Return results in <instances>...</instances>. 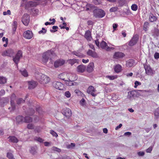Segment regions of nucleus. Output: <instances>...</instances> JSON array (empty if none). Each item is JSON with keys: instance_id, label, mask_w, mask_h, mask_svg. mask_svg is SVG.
Listing matches in <instances>:
<instances>
[{"instance_id": "obj_50", "label": "nucleus", "mask_w": 159, "mask_h": 159, "mask_svg": "<svg viewBox=\"0 0 159 159\" xmlns=\"http://www.w3.org/2000/svg\"><path fill=\"white\" fill-rule=\"evenodd\" d=\"M30 152L33 154H34L36 152L35 148L34 147L31 148Z\"/></svg>"}, {"instance_id": "obj_58", "label": "nucleus", "mask_w": 159, "mask_h": 159, "mask_svg": "<svg viewBox=\"0 0 159 159\" xmlns=\"http://www.w3.org/2000/svg\"><path fill=\"white\" fill-rule=\"evenodd\" d=\"M154 58L157 59L159 58V53L158 52H156L154 54Z\"/></svg>"}, {"instance_id": "obj_33", "label": "nucleus", "mask_w": 159, "mask_h": 159, "mask_svg": "<svg viewBox=\"0 0 159 159\" xmlns=\"http://www.w3.org/2000/svg\"><path fill=\"white\" fill-rule=\"evenodd\" d=\"M7 81V79L5 77L0 76V84H5L6 83Z\"/></svg>"}, {"instance_id": "obj_28", "label": "nucleus", "mask_w": 159, "mask_h": 159, "mask_svg": "<svg viewBox=\"0 0 159 159\" xmlns=\"http://www.w3.org/2000/svg\"><path fill=\"white\" fill-rule=\"evenodd\" d=\"M136 92L135 91L133 90L128 92L127 97L130 98L132 97H134L136 95Z\"/></svg>"}, {"instance_id": "obj_20", "label": "nucleus", "mask_w": 159, "mask_h": 159, "mask_svg": "<svg viewBox=\"0 0 159 159\" xmlns=\"http://www.w3.org/2000/svg\"><path fill=\"white\" fill-rule=\"evenodd\" d=\"M71 54L80 58H83L85 56V55L81 53L79 50L73 51L71 52Z\"/></svg>"}, {"instance_id": "obj_59", "label": "nucleus", "mask_w": 159, "mask_h": 159, "mask_svg": "<svg viewBox=\"0 0 159 159\" xmlns=\"http://www.w3.org/2000/svg\"><path fill=\"white\" fill-rule=\"evenodd\" d=\"M86 11H88L89 10V7H91V4H90L88 3L86 5Z\"/></svg>"}, {"instance_id": "obj_7", "label": "nucleus", "mask_w": 159, "mask_h": 159, "mask_svg": "<svg viewBox=\"0 0 159 159\" xmlns=\"http://www.w3.org/2000/svg\"><path fill=\"white\" fill-rule=\"evenodd\" d=\"M87 93L91 95L93 97H95L97 94L96 93V89L92 86L90 85L89 87L87 90Z\"/></svg>"}, {"instance_id": "obj_49", "label": "nucleus", "mask_w": 159, "mask_h": 159, "mask_svg": "<svg viewBox=\"0 0 159 159\" xmlns=\"http://www.w3.org/2000/svg\"><path fill=\"white\" fill-rule=\"evenodd\" d=\"M34 139L40 143H42L43 141V140L40 137H36Z\"/></svg>"}, {"instance_id": "obj_52", "label": "nucleus", "mask_w": 159, "mask_h": 159, "mask_svg": "<svg viewBox=\"0 0 159 159\" xmlns=\"http://www.w3.org/2000/svg\"><path fill=\"white\" fill-rule=\"evenodd\" d=\"M75 93L78 95H81L82 93L78 89H76L75 90Z\"/></svg>"}, {"instance_id": "obj_3", "label": "nucleus", "mask_w": 159, "mask_h": 159, "mask_svg": "<svg viewBox=\"0 0 159 159\" xmlns=\"http://www.w3.org/2000/svg\"><path fill=\"white\" fill-rule=\"evenodd\" d=\"M22 57V51L21 50H19L17 52L15 56L13 57V60L15 63L16 66L19 62L20 59Z\"/></svg>"}, {"instance_id": "obj_27", "label": "nucleus", "mask_w": 159, "mask_h": 159, "mask_svg": "<svg viewBox=\"0 0 159 159\" xmlns=\"http://www.w3.org/2000/svg\"><path fill=\"white\" fill-rule=\"evenodd\" d=\"M8 138L9 139V141L10 142L17 143L18 141V139L14 136H10Z\"/></svg>"}, {"instance_id": "obj_8", "label": "nucleus", "mask_w": 159, "mask_h": 159, "mask_svg": "<svg viewBox=\"0 0 159 159\" xmlns=\"http://www.w3.org/2000/svg\"><path fill=\"white\" fill-rule=\"evenodd\" d=\"M30 16L27 13L25 14L23 17L22 19V21L23 23L25 26H27L30 22Z\"/></svg>"}, {"instance_id": "obj_17", "label": "nucleus", "mask_w": 159, "mask_h": 159, "mask_svg": "<svg viewBox=\"0 0 159 159\" xmlns=\"http://www.w3.org/2000/svg\"><path fill=\"white\" fill-rule=\"evenodd\" d=\"M87 54L89 56L93 58H97L98 56L95 51L89 49L87 52Z\"/></svg>"}, {"instance_id": "obj_53", "label": "nucleus", "mask_w": 159, "mask_h": 159, "mask_svg": "<svg viewBox=\"0 0 159 159\" xmlns=\"http://www.w3.org/2000/svg\"><path fill=\"white\" fill-rule=\"evenodd\" d=\"M137 154L139 156H143L145 154L144 152L139 151L137 152Z\"/></svg>"}, {"instance_id": "obj_30", "label": "nucleus", "mask_w": 159, "mask_h": 159, "mask_svg": "<svg viewBox=\"0 0 159 159\" xmlns=\"http://www.w3.org/2000/svg\"><path fill=\"white\" fill-rule=\"evenodd\" d=\"M68 61L69 64H70L71 66H72L75 63H78L79 60L75 59H70Z\"/></svg>"}, {"instance_id": "obj_46", "label": "nucleus", "mask_w": 159, "mask_h": 159, "mask_svg": "<svg viewBox=\"0 0 159 159\" xmlns=\"http://www.w3.org/2000/svg\"><path fill=\"white\" fill-rule=\"evenodd\" d=\"M118 9V8L116 7H113L111 8L109 10L110 12H115Z\"/></svg>"}, {"instance_id": "obj_61", "label": "nucleus", "mask_w": 159, "mask_h": 159, "mask_svg": "<svg viewBox=\"0 0 159 159\" xmlns=\"http://www.w3.org/2000/svg\"><path fill=\"white\" fill-rule=\"evenodd\" d=\"M118 26V25L116 24H114L113 25V27L114 29V30H116V28Z\"/></svg>"}, {"instance_id": "obj_41", "label": "nucleus", "mask_w": 159, "mask_h": 159, "mask_svg": "<svg viewBox=\"0 0 159 159\" xmlns=\"http://www.w3.org/2000/svg\"><path fill=\"white\" fill-rule=\"evenodd\" d=\"M52 22H47L45 23V25H54L55 22V20L54 18L52 19Z\"/></svg>"}, {"instance_id": "obj_9", "label": "nucleus", "mask_w": 159, "mask_h": 159, "mask_svg": "<svg viewBox=\"0 0 159 159\" xmlns=\"http://www.w3.org/2000/svg\"><path fill=\"white\" fill-rule=\"evenodd\" d=\"M52 85L54 88L59 90H62L64 88V84L59 82H54Z\"/></svg>"}, {"instance_id": "obj_29", "label": "nucleus", "mask_w": 159, "mask_h": 159, "mask_svg": "<svg viewBox=\"0 0 159 159\" xmlns=\"http://www.w3.org/2000/svg\"><path fill=\"white\" fill-rule=\"evenodd\" d=\"M122 67L119 64H118L115 66L114 67V70L116 73H119L121 70Z\"/></svg>"}, {"instance_id": "obj_39", "label": "nucleus", "mask_w": 159, "mask_h": 159, "mask_svg": "<svg viewBox=\"0 0 159 159\" xmlns=\"http://www.w3.org/2000/svg\"><path fill=\"white\" fill-rule=\"evenodd\" d=\"M149 23L148 22H145L143 25V29L144 30L146 31L147 28L149 26Z\"/></svg>"}, {"instance_id": "obj_25", "label": "nucleus", "mask_w": 159, "mask_h": 159, "mask_svg": "<svg viewBox=\"0 0 159 159\" xmlns=\"http://www.w3.org/2000/svg\"><path fill=\"white\" fill-rule=\"evenodd\" d=\"M157 17L153 15L152 13H150L149 16V20L151 22L156 21L157 20Z\"/></svg>"}, {"instance_id": "obj_64", "label": "nucleus", "mask_w": 159, "mask_h": 159, "mask_svg": "<svg viewBox=\"0 0 159 159\" xmlns=\"http://www.w3.org/2000/svg\"><path fill=\"white\" fill-rule=\"evenodd\" d=\"M95 43L97 46L99 47V43L98 40H96L95 41Z\"/></svg>"}, {"instance_id": "obj_35", "label": "nucleus", "mask_w": 159, "mask_h": 159, "mask_svg": "<svg viewBox=\"0 0 159 159\" xmlns=\"http://www.w3.org/2000/svg\"><path fill=\"white\" fill-rule=\"evenodd\" d=\"M106 77L107 78L109 79L110 80H113L117 78V75H107Z\"/></svg>"}, {"instance_id": "obj_18", "label": "nucleus", "mask_w": 159, "mask_h": 159, "mask_svg": "<svg viewBox=\"0 0 159 159\" xmlns=\"http://www.w3.org/2000/svg\"><path fill=\"white\" fill-rule=\"evenodd\" d=\"M70 76H74L75 78L74 79L71 78L70 79V78L68 79L69 81H70L68 82V83H66V84H68V85L70 86L75 85L74 84L76 83V82H72V81H74V80H76V79H77V77L75 74H71Z\"/></svg>"}, {"instance_id": "obj_47", "label": "nucleus", "mask_w": 159, "mask_h": 159, "mask_svg": "<svg viewBox=\"0 0 159 159\" xmlns=\"http://www.w3.org/2000/svg\"><path fill=\"white\" fill-rule=\"evenodd\" d=\"M27 128L29 129H33L34 128V125L30 123L28 124Z\"/></svg>"}, {"instance_id": "obj_54", "label": "nucleus", "mask_w": 159, "mask_h": 159, "mask_svg": "<svg viewBox=\"0 0 159 159\" xmlns=\"http://www.w3.org/2000/svg\"><path fill=\"white\" fill-rule=\"evenodd\" d=\"M134 84L135 85L134 86V87L135 88H136L138 85H140L141 84V83L139 82L136 81L135 82Z\"/></svg>"}, {"instance_id": "obj_37", "label": "nucleus", "mask_w": 159, "mask_h": 159, "mask_svg": "<svg viewBox=\"0 0 159 159\" xmlns=\"http://www.w3.org/2000/svg\"><path fill=\"white\" fill-rule=\"evenodd\" d=\"M154 113L155 117L156 118H157L159 116V108H157L156 109Z\"/></svg>"}, {"instance_id": "obj_14", "label": "nucleus", "mask_w": 159, "mask_h": 159, "mask_svg": "<svg viewBox=\"0 0 159 159\" xmlns=\"http://www.w3.org/2000/svg\"><path fill=\"white\" fill-rule=\"evenodd\" d=\"M125 56V54L123 52H115L113 55V58L116 59H119L123 58Z\"/></svg>"}, {"instance_id": "obj_51", "label": "nucleus", "mask_w": 159, "mask_h": 159, "mask_svg": "<svg viewBox=\"0 0 159 159\" xmlns=\"http://www.w3.org/2000/svg\"><path fill=\"white\" fill-rule=\"evenodd\" d=\"M153 148V147L152 146L150 147L146 150V152L147 153H151L152 152Z\"/></svg>"}, {"instance_id": "obj_4", "label": "nucleus", "mask_w": 159, "mask_h": 159, "mask_svg": "<svg viewBox=\"0 0 159 159\" xmlns=\"http://www.w3.org/2000/svg\"><path fill=\"white\" fill-rule=\"evenodd\" d=\"M100 47L102 49L105 50L107 51H110L114 49L113 47H109L107 45V43L104 41H102L100 43Z\"/></svg>"}, {"instance_id": "obj_55", "label": "nucleus", "mask_w": 159, "mask_h": 159, "mask_svg": "<svg viewBox=\"0 0 159 159\" xmlns=\"http://www.w3.org/2000/svg\"><path fill=\"white\" fill-rule=\"evenodd\" d=\"M65 95L67 98H70V93L68 91H66L65 93Z\"/></svg>"}, {"instance_id": "obj_34", "label": "nucleus", "mask_w": 159, "mask_h": 159, "mask_svg": "<svg viewBox=\"0 0 159 159\" xmlns=\"http://www.w3.org/2000/svg\"><path fill=\"white\" fill-rule=\"evenodd\" d=\"M67 75V74L65 73H62L59 75V77L63 80L66 81V80H65V77Z\"/></svg>"}, {"instance_id": "obj_38", "label": "nucleus", "mask_w": 159, "mask_h": 159, "mask_svg": "<svg viewBox=\"0 0 159 159\" xmlns=\"http://www.w3.org/2000/svg\"><path fill=\"white\" fill-rule=\"evenodd\" d=\"M58 28V27L57 26H53L52 27V29H51L50 30V31L51 33H54L57 31V29Z\"/></svg>"}, {"instance_id": "obj_62", "label": "nucleus", "mask_w": 159, "mask_h": 159, "mask_svg": "<svg viewBox=\"0 0 159 159\" xmlns=\"http://www.w3.org/2000/svg\"><path fill=\"white\" fill-rule=\"evenodd\" d=\"M89 46L90 48L92 49H93V50L95 51V48L93 45L92 44H90L89 45Z\"/></svg>"}, {"instance_id": "obj_10", "label": "nucleus", "mask_w": 159, "mask_h": 159, "mask_svg": "<svg viewBox=\"0 0 159 159\" xmlns=\"http://www.w3.org/2000/svg\"><path fill=\"white\" fill-rule=\"evenodd\" d=\"M51 54V52H46L43 54L42 59V62L43 63H47L49 58Z\"/></svg>"}, {"instance_id": "obj_13", "label": "nucleus", "mask_w": 159, "mask_h": 159, "mask_svg": "<svg viewBox=\"0 0 159 159\" xmlns=\"http://www.w3.org/2000/svg\"><path fill=\"white\" fill-rule=\"evenodd\" d=\"M144 68L145 70V73L148 75H152L154 74L152 68L149 65H145Z\"/></svg>"}, {"instance_id": "obj_31", "label": "nucleus", "mask_w": 159, "mask_h": 159, "mask_svg": "<svg viewBox=\"0 0 159 159\" xmlns=\"http://www.w3.org/2000/svg\"><path fill=\"white\" fill-rule=\"evenodd\" d=\"M16 119L17 122L19 123L21 122H24V117L22 116H17L16 117Z\"/></svg>"}, {"instance_id": "obj_56", "label": "nucleus", "mask_w": 159, "mask_h": 159, "mask_svg": "<svg viewBox=\"0 0 159 159\" xmlns=\"http://www.w3.org/2000/svg\"><path fill=\"white\" fill-rule=\"evenodd\" d=\"M87 24L88 25H93L94 23L91 20H88L87 22Z\"/></svg>"}, {"instance_id": "obj_44", "label": "nucleus", "mask_w": 159, "mask_h": 159, "mask_svg": "<svg viewBox=\"0 0 159 159\" xmlns=\"http://www.w3.org/2000/svg\"><path fill=\"white\" fill-rule=\"evenodd\" d=\"M131 8L132 10L136 11L138 9V7L136 5L134 4L132 5Z\"/></svg>"}, {"instance_id": "obj_2", "label": "nucleus", "mask_w": 159, "mask_h": 159, "mask_svg": "<svg viewBox=\"0 0 159 159\" xmlns=\"http://www.w3.org/2000/svg\"><path fill=\"white\" fill-rule=\"evenodd\" d=\"M93 16L96 18H102L106 15L105 11L101 9H96L93 11Z\"/></svg>"}, {"instance_id": "obj_43", "label": "nucleus", "mask_w": 159, "mask_h": 159, "mask_svg": "<svg viewBox=\"0 0 159 159\" xmlns=\"http://www.w3.org/2000/svg\"><path fill=\"white\" fill-rule=\"evenodd\" d=\"M11 104L12 110H14L16 108L15 104L14 103V101L12 100L11 101Z\"/></svg>"}, {"instance_id": "obj_32", "label": "nucleus", "mask_w": 159, "mask_h": 159, "mask_svg": "<svg viewBox=\"0 0 159 159\" xmlns=\"http://www.w3.org/2000/svg\"><path fill=\"white\" fill-rule=\"evenodd\" d=\"M32 119L30 116H26L24 117V122L26 123H30L32 121Z\"/></svg>"}, {"instance_id": "obj_24", "label": "nucleus", "mask_w": 159, "mask_h": 159, "mask_svg": "<svg viewBox=\"0 0 159 159\" xmlns=\"http://www.w3.org/2000/svg\"><path fill=\"white\" fill-rule=\"evenodd\" d=\"M37 5V2L33 1H29L26 5L27 7H33L36 6Z\"/></svg>"}, {"instance_id": "obj_36", "label": "nucleus", "mask_w": 159, "mask_h": 159, "mask_svg": "<svg viewBox=\"0 0 159 159\" xmlns=\"http://www.w3.org/2000/svg\"><path fill=\"white\" fill-rule=\"evenodd\" d=\"M20 71L22 75L24 77H27L28 76V72L25 70L24 69L23 71L20 70Z\"/></svg>"}, {"instance_id": "obj_23", "label": "nucleus", "mask_w": 159, "mask_h": 159, "mask_svg": "<svg viewBox=\"0 0 159 159\" xmlns=\"http://www.w3.org/2000/svg\"><path fill=\"white\" fill-rule=\"evenodd\" d=\"M84 37L88 41H91L92 39L91 32L89 30L85 32Z\"/></svg>"}, {"instance_id": "obj_21", "label": "nucleus", "mask_w": 159, "mask_h": 159, "mask_svg": "<svg viewBox=\"0 0 159 159\" xmlns=\"http://www.w3.org/2000/svg\"><path fill=\"white\" fill-rule=\"evenodd\" d=\"M94 68V64L93 62L90 63L86 68L87 71L89 73H91L93 71Z\"/></svg>"}, {"instance_id": "obj_6", "label": "nucleus", "mask_w": 159, "mask_h": 159, "mask_svg": "<svg viewBox=\"0 0 159 159\" xmlns=\"http://www.w3.org/2000/svg\"><path fill=\"white\" fill-rule=\"evenodd\" d=\"M14 54V51L12 49H8L2 52V55L3 56H8L11 57Z\"/></svg>"}, {"instance_id": "obj_45", "label": "nucleus", "mask_w": 159, "mask_h": 159, "mask_svg": "<svg viewBox=\"0 0 159 159\" xmlns=\"http://www.w3.org/2000/svg\"><path fill=\"white\" fill-rule=\"evenodd\" d=\"M50 133L53 136L57 137L58 136L57 134L53 130L50 131Z\"/></svg>"}, {"instance_id": "obj_48", "label": "nucleus", "mask_w": 159, "mask_h": 159, "mask_svg": "<svg viewBox=\"0 0 159 159\" xmlns=\"http://www.w3.org/2000/svg\"><path fill=\"white\" fill-rule=\"evenodd\" d=\"M80 105L83 106H84L85 105V101L84 99L82 98L80 101Z\"/></svg>"}, {"instance_id": "obj_19", "label": "nucleus", "mask_w": 159, "mask_h": 159, "mask_svg": "<svg viewBox=\"0 0 159 159\" xmlns=\"http://www.w3.org/2000/svg\"><path fill=\"white\" fill-rule=\"evenodd\" d=\"M86 66L83 65H81L78 66L77 68V71L80 73H83L86 70Z\"/></svg>"}, {"instance_id": "obj_15", "label": "nucleus", "mask_w": 159, "mask_h": 159, "mask_svg": "<svg viewBox=\"0 0 159 159\" xmlns=\"http://www.w3.org/2000/svg\"><path fill=\"white\" fill-rule=\"evenodd\" d=\"M65 61L63 59H59L54 62V66L56 68L64 64Z\"/></svg>"}, {"instance_id": "obj_42", "label": "nucleus", "mask_w": 159, "mask_h": 159, "mask_svg": "<svg viewBox=\"0 0 159 159\" xmlns=\"http://www.w3.org/2000/svg\"><path fill=\"white\" fill-rule=\"evenodd\" d=\"M52 150L54 151H57L59 152L61 151V150L60 149L54 146L52 147Z\"/></svg>"}, {"instance_id": "obj_12", "label": "nucleus", "mask_w": 159, "mask_h": 159, "mask_svg": "<svg viewBox=\"0 0 159 159\" xmlns=\"http://www.w3.org/2000/svg\"><path fill=\"white\" fill-rule=\"evenodd\" d=\"M62 114L67 117H70L72 115L71 110L68 108H65L61 110Z\"/></svg>"}, {"instance_id": "obj_26", "label": "nucleus", "mask_w": 159, "mask_h": 159, "mask_svg": "<svg viewBox=\"0 0 159 159\" xmlns=\"http://www.w3.org/2000/svg\"><path fill=\"white\" fill-rule=\"evenodd\" d=\"M134 64V60L131 59L128 60L126 62V66L128 67H131L133 66Z\"/></svg>"}, {"instance_id": "obj_22", "label": "nucleus", "mask_w": 159, "mask_h": 159, "mask_svg": "<svg viewBox=\"0 0 159 159\" xmlns=\"http://www.w3.org/2000/svg\"><path fill=\"white\" fill-rule=\"evenodd\" d=\"M151 34L152 36L154 37H158L159 36V30L158 29L155 28L153 30L151 31Z\"/></svg>"}, {"instance_id": "obj_1", "label": "nucleus", "mask_w": 159, "mask_h": 159, "mask_svg": "<svg viewBox=\"0 0 159 159\" xmlns=\"http://www.w3.org/2000/svg\"><path fill=\"white\" fill-rule=\"evenodd\" d=\"M36 79L39 82L43 84H46L50 81V78L47 75L39 73L36 76Z\"/></svg>"}, {"instance_id": "obj_5", "label": "nucleus", "mask_w": 159, "mask_h": 159, "mask_svg": "<svg viewBox=\"0 0 159 159\" xmlns=\"http://www.w3.org/2000/svg\"><path fill=\"white\" fill-rule=\"evenodd\" d=\"M139 39V36L136 34L134 35L133 37L129 42L128 45L130 46H133L136 44Z\"/></svg>"}, {"instance_id": "obj_57", "label": "nucleus", "mask_w": 159, "mask_h": 159, "mask_svg": "<svg viewBox=\"0 0 159 159\" xmlns=\"http://www.w3.org/2000/svg\"><path fill=\"white\" fill-rule=\"evenodd\" d=\"M5 93V91L4 89H1L0 91V96L4 95Z\"/></svg>"}, {"instance_id": "obj_40", "label": "nucleus", "mask_w": 159, "mask_h": 159, "mask_svg": "<svg viewBox=\"0 0 159 159\" xmlns=\"http://www.w3.org/2000/svg\"><path fill=\"white\" fill-rule=\"evenodd\" d=\"M25 102V100H23L22 98H19L16 101L17 104H20L22 103H24Z\"/></svg>"}, {"instance_id": "obj_11", "label": "nucleus", "mask_w": 159, "mask_h": 159, "mask_svg": "<svg viewBox=\"0 0 159 159\" xmlns=\"http://www.w3.org/2000/svg\"><path fill=\"white\" fill-rule=\"evenodd\" d=\"M33 36V34L32 31L29 30L25 31L23 33V37L27 39H30Z\"/></svg>"}, {"instance_id": "obj_63", "label": "nucleus", "mask_w": 159, "mask_h": 159, "mask_svg": "<svg viewBox=\"0 0 159 159\" xmlns=\"http://www.w3.org/2000/svg\"><path fill=\"white\" fill-rule=\"evenodd\" d=\"M89 61V60L88 59H87V60H85L84 59H82V61L83 63H88Z\"/></svg>"}, {"instance_id": "obj_16", "label": "nucleus", "mask_w": 159, "mask_h": 159, "mask_svg": "<svg viewBox=\"0 0 159 159\" xmlns=\"http://www.w3.org/2000/svg\"><path fill=\"white\" fill-rule=\"evenodd\" d=\"M28 88L30 89H34L37 85V83L34 80H31L28 82Z\"/></svg>"}, {"instance_id": "obj_60", "label": "nucleus", "mask_w": 159, "mask_h": 159, "mask_svg": "<svg viewBox=\"0 0 159 159\" xmlns=\"http://www.w3.org/2000/svg\"><path fill=\"white\" fill-rule=\"evenodd\" d=\"M12 26L17 27V23L16 21H14L13 22Z\"/></svg>"}]
</instances>
